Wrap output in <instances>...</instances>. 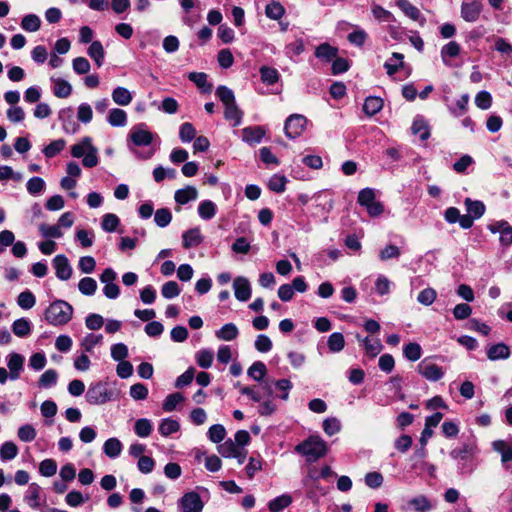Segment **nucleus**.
<instances>
[{
    "mask_svg": "<svg viewBox=\"0 0 512 512\" xmlns=\"http://www.w3.org/2000/svg\"><path fill=\"white\" fill-rule=\"evenodd\" d=\"M73 315V307L64 300L52 302L45 310V319L51 325L59 326L67 324Z\"/></svg>",
    "mask_w": 512,
    "mask_h": 512,
    "instance_id": "obj_1",
    "label": "nucleus"
},
{
    "mask_svg": "<svg viewBox=\"0 0 512 512\" xmlns=\"http://www.w3.org/2000/svg\"><path fill=\"white\" fill-rule=\"evenodd\" d=\"M295 451L312 462L322 458L327 453V444L319 436H310L296 445Z\"/></svg>",
    "mask_w": 512,
    "mask_h": 512,
    "instance_id": "obj_2",
    "label": "nucleus"
},
{
    "mask_svg": "<svg viewBox=\"0 0 512 512\" xmlns=\"http://www.w3.org/2000/svg\"><path fill=\"white\" fill-rule=\"evenodd\" d=\"M112 391L107 387L106 383L97 382L91 384L86 393V400L91 405H102L112 399Z\"/></svg>",
    "mask_w": 512,
    "mask_h": 512,
    "instance_id": "obj_3",
    "label": "nucleus"
},
{
    "mask_svg": "<svg viewBox=\"0 0 512 512\" xmlns=\"http://www.w3.org/2000/svg\"><path fill=\"white\" fill-rule=\"evenodd\" d=\"M307 119L301 114L290 115L284 125L285 135L290 139H296L305 130Z\"/></svg>",
    "mask_w": 512,
    "mask_h": 512,
    "instance_id": "obj_4",
    "label": "nucleus"
},
{
    "mask_svg": "<svg viewBox=\"0 0 512 512\" xmlns=\"http://www.w3.org/2000/svg\"><path fill=\"white\" fill-rule=\"evenodd\" d=\"M178 506L182 512H202L204 503L197 492L190 491L178 500Z\"/></svg>",
    "mask_w": 512,
    "mask_h": 512,
    "instance_id": "obj_5",
    "label": "nucleus"
},
{
    "mask_svg": "<svg viewBox=\"0 0 512 512\" xmlns=\"http://www.w3.org/2000/svg\"><path fill=\"white\" fill-rule=\"evenodd\" d=\"M483 10L481 0H463L461 4V17L466 22H476Z\"/></svg>",
    "mask_w": 512,
    "mask_h": 512,
    "instance_id": "obj_6",
    "label": "nucleus"
},
{
    "mask_svg": "<svg viewBox=\"0 0 512 512\" xmlns=\"http://www.w3.org/2000/svg\"><path fill=\"white\" fill-rule=\"evenodd\" d=\"M129 138L135 146H148L153 141V134L145 123H140L131 128Z\"/></svg>",
    "mask_w": 512,
    "mask_h": 512,
    "instance_id": "obj_7",
    "label": "nucleus"
},
{
    "mask_svg": "<svg viewBox=\"0 0 512 512\" xmlns=\"http://www.w3.org/2000/svg\"><path fill=\"white\" fill-rule=\"evenodd\" d=\"M53 267L55 269L56 277L62 281H67L71 278L73 269L69 263L68 258L59 254L56 255L52 261Z\"/></svg>",
    "mask_w": 512,
    "mask_h": 512,
    "instance_id": "obj_8",
    "label": "nucleus"
},
{
    "mask_svg": "<svg viewBox=\"0 0 512 512\" xmlns=\"http://www.w3.org/2000/svg\"><path fill=\"white\" fill-rule=\"evenodd\" d=\"M433 509L431 501L424 495H418L401 506L402 511L430 512Z\"/></svg>",
    "mask_w": 512,
    "mask_h": 512,
    "instance_id": "obj_9",
    "label": "nucleus"
},
{
    "mask_svg": "<svg viewBox=\"0 0 512 512\" xmlns=\"http://www.w3.org/2000/svg\"><path fill=\"white\" fill-rule=\"evenodd\" d=\"M417 370L427 380L434 382L440 380L444 375L441 367L426 360L418 364Z\"/></svg>",
    "mask_w": 512,
    "mask_h": 512,
    "instance_id": "obj_10",
    "label": "nucleus"
},
{
    "mask_svg": "<svg viewBox=\"0 0 512 512\" xmlns=\"http://www.w3.org/2000/svg\"><path fill=\"white\" fill-rule=\"evenodd\" d=\"M58 119L66 133L75 134L79 130V124L74 119V112L72 108L67 107L61 109L58 113Z\"/></svg>",
    "mask_w": 512,
    "mask_h": 512,
    "instance_id": "obj_11",
    "label": "nucleus"
},
{
    "mask_svg": "<svg viewBox=\"0 0 512 512\" xmlns=\"http://www.w3.org/2000/svg\"><path fill=\"white\" fill-rule=\"evenodd\" d=\"M234 294L237 300L246 302L251 297V286L247 278L236 277L233 281Z\"/></svg>",
    "mask_w": 512,
    "mask_h": 512,
    "instance_id": "obj_12",
    "label": "nucleus"
},
{
    "mask_svg": "<svg viewBox=\"0 0 512 512\" xmlns=\"http://www.w3.org/2000/svg\"><path fill=\"white\" fill-rule=\"evenodd\" d=\"M242 140L249 145H255L262 141L265 136V129L261 126H249L241 130Z\"/></svg>",
    "mask_w": 512,
    "mask_h": 512,
    "instance_id": "obj_13",
    "label": "nucleus"
},
{
    "mask_svg": "<svg viewBox=\"0 0 512 512\" xmlns=\"http://www.w3.org/2000/svg\"><path fill=\"white\" fill-rule=\"evenodd\" d=\"M397 6L407 17L414 21H417L421 26H424V24L426 23V19L422 15L420 10L416 6L411 4L408 0H398Z\"/></svg>",
    "mask_w": 512,
    "mask_h": 512,
    "instance_id": "obj_14",
    "label": "nucleus"
},
{
    "mask_svg": "<svg viewBox=\"0 0 512 512\" xmlns=\"http://www.w3.org/2000/svg\"><path fill=\"white\" fill-rule=\"evenodd\" d=\"M384 68L387 75L393 77L398 71L406 68L404 55L398 52L392 53L391 57L384 63Z\"/></svg>",
    "mask_w": 512,
    "mask_h": 512,
    "instance_id": "obj_15",
    "label": "nucleus"
},
{
    "mask_svg": "<svg viewBox=\"0 0 512 512\" xmlns=\"http://www.w3.org/2000/svg\"><path fill=\"white\" fill-rule=\"evenodd\" d=\"M24 357L21 354L12 352L8 356L7 366L10 370L9 377L12 380H16L20 377V373L23 369Z\"/></svg>",
    "mask_w": 512,
    "mask_h": 512,
    "instance_id": "obj_16",
    "label": "nucleus"
},
{
    "mask_svg": "<svg viewBox=\"0 0 512 512\" xmlns=\"http://www.w3.org/2000/svg\"><path fill=\"white\" fill-rule=\"evenodd\" d=\"M203 241V236L199 227L191 228L182 235V245L185 249L199 246Z\"/></svg>",
    "mask_w": 512,
    "mask_h": 512,
    "instance_id": "obj_17",
    "label": "nucleus"
},
{
    "mask_svg": "<svg viewBox=\"0 0 512 512\" xmlns=\"http://www.w3.org/2000/svg\"><path fill=\"white\" fill-rule=\"evenodd\" d=\"M493 449L501 454V461L506 469L512 467V447L503 440L493 442Z\"/></svg>",
    "mask_w": 512,
    "mask_h": 512,
    "instance_id": "obj_18",
    "label": "nucleus"
},
{
    "mask_svg": "<svg viewBox=\"0 0 512 512\" xmlns=\"http://www.w3.org/2000/svg\"><path fill=\"white\" fill-rule=\"evenodd\" d=\"M188 79L193 82L202 93H211L213 86L208 82L206 73L190 72L188 74Z\"/></svg>",
    "mask_w": 512,
    "mask_h": 512,
    "instance_id": "obj_19",
    "label": "nucleus"
},
{
    "mask_svg": "<svg viewBox=\"0 0 512 512\" xmlns=\"http://www.w3.org/2000/svg\"><path fill=\"white\" fill-rule=\"evenodd\" d=\"M51 81L54 83L53 94L58 98H67L72 93L71 84L62 78L51 77Z\"/></svg>",
    "mask_w": 512,
    "mask_h": 512,
    "instance_id": "obj_20",
    "label": "nucleus"
},
{
    "mask_svg": "<svg viewBox=\"0 0 512 512\" xmlns=\"http://www.w3.org/2000/svg\"><path fill=\"white\" fill-rule=\"evenodd\" d=\"M32 331V323L27 318L16 319L12 323V332L20 338L28 337Z\"/></svg>",
    "mask_w": 512,
    "mask_h": 512,
    "instance_id": "obj_21",
    "label": "nucleus"
},
{
    "mask_svg": "<svg viewBox=\"0 0 512 512\" xmlns=\"http://www.w3.org/2000/svg\"><path fill=\"white\" fill-rule=\"evenodd\" d=\"M198 197V191L193 186H187L183 189H178L175 192L174 198L178 204L184 205L190 201L196 200Z\"/></svg>",
    "mask_w": 512,
    "mask_h": 512,
    "instance_id": "obj_22",
    "label": "nucleus"
},
{
    "mask_svg": "<svg viewBox=\"0 0 512 512\" xmlns=\"http://www.w3.org/2000/svg\"><path fill=\"white\" fill-rule=\"evenodd\" d=\"M40 491L41 487L36 483H31L25 492L24 500L31 508H38L40 506Z\"/></svg>",
    "mask_w": 512,
    "mask_h": 512,
    "instance_id": "obj_23",
    "label": "nucleus"
},
{
    "mask_svg": "<svg viewBox=\"0 0 512 512\" xmlns=\"http://www.w3.org/2000/svg\"><path fill=\"white\" fill-rule=\"evenodd\" d=\"M475 448L473 442L463 443L461 447L451 450L450 456L454 460H467L474 454Z\"/></svg>",
    "mask_w": 512,
    "mask_h": 512,
    "instance_id": "obj_24",
    "label": "nucleus"
},
{
    "mask_svg": "<svg viewBox=\"0 0 512 512\" xmlns=\"http://www.w3.org/2000/svg\"><path fill=\"white\" fill-rule=\"evenodd\" d=\"M132 99L131 92L125 87L118 86L112 91V100L120 106L129 105Z\"/></svg>",
    "mask_w": 512,
    "mask_h": 512,
    "instance_id": "obj_25",
    "label": "nucleus"
},
{
    "mask_svg": "<svg viewBox=\"0 0 512 512\" xmlns=\"http://www.w3.org/2000/svg\"><path fill=\"white\" fill-rule=\"evenodd\" d=\"M383 108V100L380 97L369 96L365 99L363 111L368 116L376 115Z\"/></svg>",
    "mask_w": 512,
    "mask_h": 512,
    "instance_id": "obj_26",
    "label": "nucleus"
},
{
    "mask_svg": "<svg viewBox=\"0 0 512 512\" xmlns=\"http://www.w3.org/2000/svg\"><path fill=\"white\" fill-rule=\"evenodd\" d=\"M239 330L234 323H227L216 331V337L223 341H232L237 338Z\"/></svg>",
    "mask_w": 512,
    "mask_h": 512,
    "instance_id": "obj_27",
    "label": "nucleus"
},
{
    "mask_svg": "<svg viewBox=\"0 0 512 512\" xmlns=\"http://www.w3.org/2000/svg\"><path fill=\"white\" fill-rule=\"evenodd\" d=\"M224 117L226 120L234 121L233 127H237L241 124L243 118V112L239 109L236 102L229 104L228 106H224Z\"/></svg>",
    "mask_w": 512,
    "mask_h": 512,
    "instance_id": "obj_28",
    "label": "nucleus"
},
{
    "mask_svg": "<svg viewBox=\"0 0 512 512\" xmlns=\"http://www.w3.org/2000/svg\"><path fill=\"white\" fill-rule=\"evenodd\" d=\"M337 53L338 49L328 43L320 44L315 50V56L327 62L333 60L337 56Z\"/></svg>",
    "mask_w": 512,
    "mask_h": 512,
    "instance_id": "obj_29",
    "label": "nucleus"
},
{
    "mask_svg": "<svg viewBox=\"0 0 512 512\" xmlns=\"http://www.w3.org/2000/svg\"><path fill=\"white\" fill-rule=\"evenodd\" d=\"M107 121L113 127H123L127 123V113L122 109L113 108L109 111Z\"/></svg>",
    "mask_w": 512,
    "mask_h": 512,
    "instance_id": "obj_30",
    "label": "nucleus"
},
{
    "mask_svg": "<svg viewBox=\"0 0 512 512\" xmlns=\"http://www.w3.org/2000/svg\"><path fill=\"white\" fill-rule=\"evenodd\" d=\"M510 356V349L503 343L492 345L487 351L490 360L507 359Z\"/></svg>",
    "mask_w": 512,
    "mask_h": 512,
    "instance_id": "obj_31",
    "label": "nucleus"
},
{
    "mask_svg": "<svg viewBox=\"0 0 512 512\" xmlns=\"http://www.w3.org/2000/svg\"><path fill=\"white\" fill-rule=\"evenodd\" d=\"M88 55L95 61L98 67H101L105 57V51L100 41H93L87 51Z\"/></svg>",
    "mask_w": 512,
    "mask_h": 512,
    "instance_id": "obj_32",
    "label": "nucleus"
},
{
    "mask_svg": "<svg viewBox=\"0 0 512 512\" xmlns=\"http://www.w3.org/2000/svg\"><path fill=\"white\" fill-rule=\"evenodd\" d=\"M411 130L413 134H418L422 141H425L430 137L429 126L422 117H416L414 119Z\"/></svg>",
    "mask_w": 512,
    "mask_h": 512,
    "instance_id": "obj_33",
    "label": "nucleus"
},
{
    "mask_svg": "<svg viewBox=\"0 0 512 512\" xmlns=\"http://www.w3.org/2000/svg\"><path fill=\"white\" fill-rule=\"evenodd\" d=\"M103 451L106 456L116 458L121 454L122 443L117 438H109L103 445Z\"/></svg>",
    "mask_w": 512,
    "mask_h": 512,
    "instance_id": "obj_34",
    "label": "nucleus"
},
{
    "mask_svg": "<svg viewBox=\"0 0 512 512\" xmlns=\"http://www.w3.org/2000/svg\"><path fill=\"white\" fill-rule=\"evenodd\" d=\"M465 206L468 215L474 219H479L485 212V205L483 202L478 200H472L470 198L465 199Z\"/></svg>",
    "mask_w": 512,
    "mask_h": 512,
    "instance_id": "obj_35",
    "label": "nucleus"
},
{
    "mask_svg": "<svg viewBox=\"0 0 512 512\" xmlns=\"http://www.w3.org/2000/svg\"><path fill=\"white\" fill-rule=\"evenodd\" d=\"M293 499L289 494H282L268 503L270 512H280L292 503Z\"/></svg>",
    "mask_w": 512,
    "mask_h": 512,
    "instance_id": "obj_36",
    "label": "nucleus"
},
{
    "mask_svg": "<svg viewBox=\"0 0 512 512\" xmlns=\"http://www.w3.org/2000/svg\"><path fill=\"white\" fill-rule=\"evenodd\" d=\"M158 430L162 436L167 437L178 432L180 430V424L177 420L165 418L161 421Z\"/></svg>",
    "mask_w": 512,
    "mask_h": 512,
    "instance_id": "obj_37",
    "label": "nucleus"
},
{
    "mask_svg": "<svg viewBox=\"0 0 512 512\" xmlns=\"http://www.w3.org/2000/svg\"><path fill=\"white\" fill-rule=\"evenodd\" d=\"M247 374L253 380L261 382L267 374L266 365L261 361H256L248 368Z\"/></svg>",
    "mask_w": 512,
    "mask_h": 512,
    "instance_id": "obj_38",
    "label": "nucleus"
},
{
    "mask_svg": "<svg viewBox=\"0 0 512 512\" xmlns=\"http://www.w3.org/2000/svg\"><path fill=\"white\" fill-rule=\"evenodd\" d=\"M216 205L211 200H204L199 203L198 214L203 220H210L216 214Z\"/></svg>",
    "mask_w": 512,
    "mask_h": 512,
    "instance_id": "obj_39",
    "label": "nucleus"
},
{
    "mask_svg": "<svg viewBox=\"0 0 512 512\" xmlns=\"http://www.w3.org/2000/svg\"><path fill=\"white\" fill-rule=\"evenodd\" d=\"M327 346L332 353H338L343 350L345 346V339L342 333L334 332L327 340Z\"/></svg>",
    "mask_w": 512,
    "mask_h": 512,
    "instance_id": "obj_40",
    "label": "nucleus"
},
{
    "mask_svg": "<svg viewBox=\"0 0 512 512\" xmlns=\"http://www.w3.org/2000/svg\"><path fill=\"white\" fill-rule=\"evenodd\" d=\"M285 13V9L278 1H271L265 7V14L272 20H279Z\"/></svg>",
    "mask_w": 512,
    "mask_h": 512,
    "instance_id": "obj_41",
    "label": "nucleus"
},
{
    "mask_svg": "<svg viewBox=\"0 0 512 512\" xmlns=\"http://www.w3.org/2000/svg\"><path fill=\"white\" fill-rule=\"evenodd\" d=\"M41 20L35 14H28L22 18L21 28L27 32H36L40 29Z\"/></svg>",
    "mask_w": 512,
    "mask_h": 512,
    "instance_id": "obj_42",
    "label": "nucleus"
},
{
    "mask_svg": "<svg viewBox=\"0 0 512 512\" xmlns=\"http://www.w3.org/2000/svg\"><path fill=\"white\" fill-rule=\"evenodd\" d=\"M97 282L94 278L84 277L78 283V289L85 296H92L97 290Z\"/></svg>",
    "mask_w": 512,
    "mask_h": 512,
    "instance_id": "obj_43",
    "label": "nucleus"
},
{
    "mask_svg": "<svg viewBox=\"0 0 512 512\" xmlns=\"http://www.w3.org/2000/svg\"><path fill=\"white\" fill-rule=\"evenodd\" d=\"M469 94H463L459 100L456 101L455 106H448L449 112L454 117H461L463 116L467 111V106L469 103Z\"/></svg>",
    "mask_w": 512,
    "mask_h": 512,
    "instance_id": "obj_44",
    "label": "nucleus"
},
{
    "mask_svg": "<svg viewBox=\"0 0 512 512\" xmlns=\"http://www.w3.org/2000/svg\"><path fill=\"white\" fill-rule=\"evenodd\" d=\"M18 454V447L14 442L6 441L0 447V459L8 461L14 459Z\"/></svg>",
    "mask_w": 512,
    "mask_h": 512,
    "instance_id": "obj_45",
    "label": "nucleus"
},
{
    "mask_svg": "<svg viewBox=\"0 0 512 512\" xmlns=\"http://www.w3.org/2000/svg\"><path fill=\"white\" fill-rule=\"evenodd\" d=\"M92 140L90 137H84L79 143L71 147V155L75 158L83 157L88 150L92 147Z\"/></svg>",
    "mask_w": 512,
    "mask_h": 512,
    "instance_id": "obj_46",
    "label": "nucleus"
},
{
    "mask_svg": "<svg viewBox=\"0 0 512 512\" xmlns=\"http://www.w3.org/2000/svg\"><path fill=\"white\" fill-rule=\"evenodd\" d=\"M215 94L224 106H228L229 104L236 102L234 92L225 85L218 86Z\"/></svg>",
    "mask_w": 512,
    "mask_h": 512,
    "instance_id": "obj_47",
    "label": "nucleus"
},
{
    "mask_svg": "<svg viewBox=\"0 0 512 512\" xmlns=\"http://www.w3.org/2000/svg\"><path fill=\"white\" fill-rule=\"evenodd\" d=\"M260 76L261 80L267 85H273L279 80V72L277 69L267 66H262L260 68Z\"/></svg>",
    "mask_w": 512,
    "mask_h": 512,
    "instance_id": "obj_48",
    "label": "nucleus"
},
{
    "mask_svg": "<svg viewBox=\"0 0 512 512\" xmlns=\"http://www.w3.org/2000/svg\"><path fill=\"white\" fill-rule=\"evenodd\" d=\"M152 424L149 419L141 418L135 422L134 431L136 435L142 438L148 437L152 432Z\"/></svg>",
    "mask_w": 512,
    "mask_h": 512,
    "instance_id": "obj_49",
    "label": "nucleus"
},
{
    "mask_svg": "<svg viewBox=\"0 0 512 512\" xmlns=\"http://www.w3.org/2000/svg\"><path fill=\"white\" fill-rule=\"evenodd\" d=\"M460 53V45L455 41H450L441 49V58L445 64H448L447 58H455Z\"/></svg>",
    "mask_w": 512,
    "mask_h": 512,
    "instance_id": "obj_50",
    "label": "nucleus"
},
{
    "mask_svg": "<svg viewBox=\"0 0 512 512\" xmlns=\"http://www.w3.org/2000/svg\"><path fill=\"white\" fill-rule=\"evenodd\" d=\"M120 224V219L116 214L107 213L103 216L101 227L106 232H114Z\"/></svg>",
    "mask_w": 512,
    "mask_h": 512,
    "instance_id": "obj_51",
    "label": "nucleus"
},
{
    "mask_svg": "<svg viewBox=\"0 0 512 512\" xmlns=\"http://www.w3.org/2000/svg\"><path fill=\"white\" fill-rule=\"evenodd\" d=\"M65 145L66 141L64 139L54 140L44 147L43 153L47 158H53L65 148Z\"/></svg>",
    "mask_w": 512,
    "mask_h": 512,
    "instance_id": "obj_52",
    "label": "nucleus"
},
{
    "mask_svg": "<svg viewBox=\"0 0 512 512\" xmlns=\"http://www.w3.org/2000/svg\"><path fill=\"white\" fill-rule=\"evenodd\" d=\"M58 373L54 369L46 370L39 378L38 384L41 388H50L57 383Z\"/></svg>",
    "mask_w": 512,
    "mask_h": 512,
    "instance_id": "obj_53",
    "label": "nucleus"
},
{
    "mask_svg": "<svg viewBox=\"0 0 512 512\" xmlns=\"http://www.w3.org/2000/svg\"><path fill=\"white\" fill-rule=\"evenodd\" d=\"M403 354L406 359L409 361H417L421 358L422 355V349L421 346L418 343H409L404 346L403 348Z\"/></svg>",
    "mask_w": 512,
    "mask_h": 512,
    "instance_id": "obj_54",
    "label": "nucleus"
},
{
    "mask_svg": "<svg viewBox=\"0 0 512 512\" xmlns=\"http://www.w3.org/2000/svg\"><path fill=\"white\" fill-rule=\"evenodd\" d=\"M218 452L225 458L238 457V448L232 439L226 440L218 446Z\"/></svg>",
    "mask_w": 512,
    "mask_h": 512,
    "instance_id": "obj_55",
    "label": "nucleus"
},
{
    "mask_svg": "<svg viewBox=\"0 0 512 512\" xmlns=\"http://www.w3.org/2000/svg\"><path fill=\"white\" fill-rule=\"evenodd\" d=\"M17 436L22 442H32L35 440L37 432L31 424H24L18 428Z\"/></svg>",
    "mask_w": 512,
    "mask_h": 512,
    "instance_id": "obj_56",
    "label": "nucleus"
},
{
    "mask_svg": "<svg viewBox=\"0 0 512 512\" xmlns=\"http://www.w3.org/2000/svg\"><path fill=\"white\" fill-rule=\"evenodd\" d=\"M363 345L366 353L371 357L377 356L383 348L379 339H371L369 337L363 339Z\"/></svg>",
    "mask_w": 512,
    "mask_h": 512,
    "instance_id": "obj_57",
    "label": "nucleus"
},
{
    "mask_svg": "<svg viewBox=\"0 0 512 512\" xmlns=\"http://www.w3.org/2000/svg\"><path fill=\"white\" fill-rule=\"evenodd\" d=\"M196 136L194 126L189 122H184L179 128V138L183 143L191 142Z\"/></svg>",
    "mask_w": 512,
    "mask_h": 512,
    "instance_id": "obj_58",
    "label": "nucleus"
},
{
    "mask_svg": "<svg viewBox=\"0 0 512 512\" xmlns=\"http://www.w3.org/2000/svg\"><path fill=\"white\" fill-rule=\"evenodd\" d=\"M172 220L171 211L168 208H160L155 212L154 221L160 228H164L170 224Z\"/></svg>",
    "mask_w": 512,
    "mask_h": 512,
    "instance_id": "obj_59",
    "label": "nucleus"
},
{
    "mask_svg": "<svg viewBox=\"0 0 512 512\" xmlns=\"http://www.w3.org/2000/svg\"><path fill=\"white\" fill-rule=\"evenodd\" d=\"M181 293V289L176 281H168L162 285L161 294L166 299H173Z\"/></svg>",
    "mask_w": 512,
    "mask_h": 512,
    "instance_id": "obj_60",
    "label": "nucleus"
},
{
    "mask_svg": "<svg viewBox=\"0 0 512 512\" xmlns=\"http://www.w3.org/2000/svg\"><path fill=\"white\" fill-rule=\"evenodd\" d=\"M39 231L43 237L46 238H61L63 236V232L60 228V225H47L42 223L39 226Z\"/></svg>",
    "mask_w": 512,
    "mask_h": 512,
    "instance_id": "obj_61",
    "label": "nucleus"
},
{
    "mask_svg": "<svg viewBox=\"0 0 512 512\" xmlns=\"http://www.w3.org/2000/svg\"><path fill=\"white\" fill-rule=\"evenodd\" d=\"M35 303L36 298L34 294L29 290L23 291L18 295L17 304L22 309L29 310L35 305Z\"/></svg>",
    "mask_w": 512,
    "mask_h": 512,
    "instance_id": "obj_62",
    "label": "nucleus"
},
{
    "mask_svg": "<svg viewBox=\"0 0 512 512\" xmlns=\"http://www.w3.org/2000/svg\"><path fill=\"white\" fill-rule=\"evenodd\" d=\"M184 401V397L182 394L180 393H172V394H169L163 404H162V408L164 411L166 412H172L175 410L176 406L178 404H180L181 402Z\"/></svg>",
    "mask_w": 512,
    "mask_h": 512,
    "instance_id": "obj_63",
    "label": "nucleus"
},
{
    "mask_svg": "<svg viewBox=\"0 0 512 512\" xmlns=\"http://www.w3.org/2000/svg\"><path fill=\"white\" fill-rule=\"evenodd\" d=\"M226 436L225 427L221 424H214L208 430V438L213 443H220Z\"/></svg>",
    "mask_w": 512,
    "mask_h": 512,
    "instance_id": "obj_64",
    "label": "nucleus"
}]
</instances>
